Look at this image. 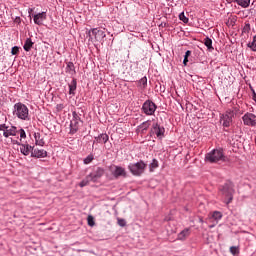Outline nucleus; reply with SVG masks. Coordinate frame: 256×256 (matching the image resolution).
<instances>
[{
    "mask_svg": "<svg viewBox=\"0 0 256 256\" xmlns=\"http://www.w3.org/2000/svg\"><path fill=\"white\" fill-rule=\"evenodd\" d=\"M205 161L208 163H219V161L225 163L227 161V156H225L223 148H217L205 155Z\"/></svg>",
    "mask_w": 256,
    "mask_h": 256,
    "instance_id": "obj_1",
    "label": "nucleus"
},
{
    "mask_svg": "<svg viewBox=\"0 0 256 256\" xmlns=\"http://www.w3.org/2000/svg\"><path fill=\"white\" fill-rule=\"evenodd\" d=\"M13 115L18 117L21 121H29V108L27 105L18 102L14 104Z\"/></svg>",
    "mask_w": 256,
    "mask_h": 256,
    "instance_id": "obj_2",
    "label": "nucleus"
},
{
    "mask_svg": "<svg viewBox=\"0 0 256 256\" xmlns=\"http://www.w3.org/2000/svg\"><path fill=\"white\" fill-rule=\"evenodd\" d=\"M220 193H222L224 203L229 205L233 201V195H235V188L231 182H226L223 186L220 187Z\"/></svg>",
    "mask_w": 256,
    "mask_h": 256,
    "instance_id": "obj_3",
    "label": "nucleus"
},
{
    "mask_svg": "<svg viewBox=\"0 0 256 256\" xmlns=\"http://www.w3.org/2000/svg\"><path fill=\"white\" fill-rule=\"evenodd\" d=\"M128 169L132 175L135 177H141L145 173V169H147V164L140 160L139 162L136 163H130L128 165Z\"/></svg>",
    "mask_w": 256,
    "mask_h": 256,
    "instance_id": "obj_4",
    "label": "nucleus"
},
{
    "mask_svg": "<svg viewBox=\"0 0 256 256\" xmlns=\"http://www.w3.org/2000/svg\"><path fill=\"white\" fill-rule=\"evenodd\" d=\"M83 125V120H81V116L77 114V112L72 113V120L70 122V134L75 135L77 131H79V127Z\"/></svg>",
    "mask_w": 256,
    "mask_h": 256,
    "instance_id": "obj_5",
    "label": "nucleus"
},
{
    "mask_svg": "<svg viewBox=\"0 0 256 256\" xmlns=\"http://www.w3.org/2000/svg\"><path fill=\"white\" fill-rule=\"evenodd\" d=\"M141 111L144 115H155V112L157 111V104L151 100H146L142 105Z\"/></svg>",
    "mask_w": 256,
    "mask_h": 256,
    "instance_id": "obj_6",
    "label": "nucleus"
},
{
    "mask_svg": "<svg viewBox=\"0 0 256 256\" xmlns=\"http://www.w3.org/2000/svg\"><path fill=\"white\" fill-rule=\"evenodd\" d=\"M153 135H156L158 139H163V137H165V128L157 122L153 123L150 130V137H153Z\"/></svg>",
    "mask_w": 256,
    "mask_h": 256,
    "instance_id": "obj_7",
    "label": "nucleus"
},
{
    "mask_svg": "<svg viewBox=\"0 0 256 256\" xmlns=\"http://www.w3.org/2000/svg\"><path fill=\"white\" fill-rule=\"evenodd\" d=\"M91 34L94 36L95 40L98 41V43H103L105 41V37H107L105 31L97 28H93L91 31H89V35Z\"/></svg>",
    "mask_w": 256,
    "mask_h": 256,
    "instance_id": "obj_8",
    "label": "nucleus"
},
{
    "mask_svg": "<svg viewBox=\"0 0 256 256\" xmlns=\"http://www.w3.org/2000/svg\"><path fill=\"white\" fill-rule=\"evenodd\" d=\"M220 123L223 125V127H231V123H233V113L226 112L221 114Z\"/></svg>",
    "mask_w": 256,
    "mask_h": 256,
    "instance_id": "obj_9",
    "label": "nucleus"
},
{
    "mask_svg": "<svg viewBox=\"0 0 256 256\" xmlns=\"http://www.w3.org/2000/svg\"><path fill=\"white\" fill-rule=\"evenodd\" d=\"M244 125H247L248 127H255L256 125V116L253 113H246L242 117Z\"/></svg>",
    "mask_w": 256,
    "mask_h": 256,
    "instance_id": "obj_10",
    "label": "nucleus"
},
{
    "mask_svg": "<svg viewBox=\"0 0 256 256\" xmlns=\"http://www.w3.org/2000/svg\"><path fill=\"white\" fill-rule=\"evenodd\" d=\"M105 175V169L98 167L94 172L90 173L89 176L92 179V183H97Z\"/></svg>",
    "mask_w": 256,
    "mask_h": 256,
    "instance_id": "obj_11",
    "label": "nucleus"
},
{
    "mask_svg": "<svg viewBox=\"0 0 256 256\" xmlns=\"http://www.w3.org/2000/svg\"><path fill=\"white\" fill-rule=\"evenodd\" d=\"M112 175L115 177V179H119V177H127V171L121 166H114Z\"/></svg>",
    "mask_w": 256,
    "mask_h": 256,
    "instance_id": "obj_12",
    "label": "nucleus"
},
{
    "mask_svg": "<svg viewBox=\"0 0 256 256\" xmlns=\"http://www.w3.org/2000/svg\"><path fill=\"white\" fill-rule=\"evenodd\" d=\"M32 17L35 25H43V21L47 20V12L34 14Z\"/></svg>",
    "mask_w": 256,
    "mask_h": 256,
    "instance_id": "obj_13",
    "label": "nucleus"
},
{
    "mask_svg": "<svg viewBox=\"0 0 256 256\" xmlns=\"http://www.w3.org/2000/svg\"><path fill=\"white\" fill-rule=\"evenodd\" d=\"M31 157H35L36 159H43L47 157V151L43 149L32 148Z\"/></svg>",
    "mask_w": 256,
    "mask_h": 256,
    "instance_id": "obj_14",
    "label": "nucleus"
},
{
    "mask_svg": "<svg viewBox=\"0 0 256 256\" xmlns=\"http://www.w3.org/2000/svg\"><path fill=\"white\" fill-rule=\"evenodd\" d=\"M17 133H19V131L17 130V127L11 126L9 128V126H8V128L6 130H4L3 136L7 139L9 137H16Z\"/></svg>",
    "mask_w": 256,
    "mask_h": 256,
    "instance_id": "obj_15",
    "label": "nucleus"
},
{
    "mask_svg": "<svg viewBox=\"0 0 256 256\" xmlns=\"http://www.w3.org/2000/svg\"><path fill=\"white\" fill-rule=\"evenodd\" d=\"M18 145L20 146V152L22 153V155L27 156L30 153H33V146L29 144H21V143H18Z\"/></svg>",
    "mask_w": 256,
    "mask_h": 256,
    "instance_id": "obj_16",
    "label": "nucleus"
},
{
    "mask_svg": "<svg viewBox=\"0 0 256 256\" xmlns=\"http://www.w3.org/2000/svg\"><path fill=\"white\" fill-rule=\"evenodd\" d=\"M189 235H191V229L189 228H185L184 230H182L178 236H177V240L178 241H185L187 239V237H189Z\"/></svg>",
    "mask_w": 256,
    "mask_h": 256,
    "instance_id": "obj_17",
    "label": "nucleus"
},
{
    "mask_svg": "<svg viewBox=\"0 0 256 256\" xmlns=\"http://www.w3.org/2000/svg\"><path fill=\"white\" fill-rule=\"evenodd\" d=\"M151 127V120H147L138 126V131L141 135L145 134V131Z\"/></svg>",
    "mask_w": 256,
    "mask_h": 256,
    "instance_id": "obj_18",
    "label": "nucleus"
},
{
    "mask_svg": "<svg viewBox=\"0 0 256 256\" xmlns=\"http://www.w3.org/2000/svg\"><path fill=\"white\" fill-rule=\"evenodd\" d=\"M94 143H107L109 141V135L107 134H100L99 136L94 138Z\"/></svg>",
    "mask_w": 256,
    "mask_h": 256,
    "instance_id": "obj_19",
    "label": "nucleus"
},
{
    "mask_svg": "<svg viewBox=\"0 0 256 256\" xmlns=\"http://www.w3.org/2000/svg\"><path fill=\"white\" fill-rule=\"evenodd\" d=\"M68 87H69V95H75V91H77V79L73 78V80L68 85Z\"/></svg>",
    "mask_w": 256,
    "mask_h": 256,
    "instance_id": "obj_20",
    "label": "nucleus"
},
{
    "mask_svg": "<svg viewBox=\"0 0 256 256\" xmlns=\"http://www.w3.org/2000/svg\"><path fill=\"white\" fill-rule=\"evenodd\" d=\"M34 138H35V144L38 145L39 147H43L45 145V140L41 138L40 133H35Z\"/></svg>",
    "mask_w": 256,
    "mask_h": 256,
    "instance_id": "obj_21",
    "label": "nucleus"
},
{
    "mask_svg": "<svg viewBox=\"0 0 256 256\" xmlns=\"http://www.w3.org/2000/svg\"><path fill=\"white\" fill-rule=\"evenodd\" d=\"M204 45L207 47L208 51L213 52L215 50V48H213V40H211V38L206 37L204 39Z\"/></svg>",
    "mask_w": 256,
    "mask_h": 256,
    "instance_id": "obj_22",
    "label": "nucleus"
},
{
    "mask_svg": "<svg viewBox=\"0 0 256 256\" xmlns=\"http://www.w3.org/2000/svg\"><path fill=\"white\" fill-rule=\"evenodd\" d=\"M66 73H69V75H75V73H77L75 71V64H73V62H68L67 63Z\"/></svg>",
    "mask_w": 256,
    "mask_h": 256,
    "instance_id": "obj_23",
    "label": "nucleus"
},
{
    "mask_svg": "<svg viewBox=\"0 0 256 256\" xmlns=\"http://www.w3.org/2000/svg\"><path fill=\"white\" fill-rule=\"evenodd\" d=\"M157 168H159V161L157 159H153L152 162L149 164L150 173H153Z\"/></svg>",
    "mask_w": 256,
    "mask_h": 256,
    "instance_id": "obj_24",
    "label": "nucleus"
},
{
    "mask_svg": "<svg viewBox=\"0 0 256 256\" xmlns=\"http://www.w3.org/2000/svg\"><path fill=\"white\" fill-rule=\"evenodd\" d=\"M93 182L91 176L87 175L85 177V179H83L80 183H79V187H87V185H89V183Z\"/></svg>",
    "mask_w": 256,
    "mask_h": 256,
    "instance_id": "obj_25",
    "label": "nucleus"
},
{
    "mask_svg": "<svg viewBox=\"0 0 256 256\" xmlns=\"http://www.w3.org/2000/svg\"><path fill=\"white\" fill-rule=\"evenodd\" d=\"M212 219H214V221H216V223H219V221H221V219H223V214L220 211H214L212 213Z\"/></svg>",
    "mask_w": 256,
    "mask_h": 256,
    "instance_id": "obj_26",
    "label": "nucleus"
},
{
    "mask_svg": "<svg viewBox=\"0 0 256 256\" xmlns=\"http://www.w3.org/2000/svg\"><path fill=\"white\" fill-rule=\"evenodd\" d=\"M23 47L24 51H31V48L33 47V40H31V38H27Z\"/></svg>",
    "mask_w": 256,
    "mask_h": 256,
    "instance_id": "obj_27",
    "label": "nucleus"
},
{
    "mask_svg": "<svg viewBox=\"0 0 256 256\" xmlns=\"http://www.w3.org/2000/svg\"><path fill=\"white\" fill-rule=\"evenodd\" d=\"M235 3H237V5H240V7H243L245 9L249 7L251 0H235Z\"/></svg>",
    "mask_w": 256,
    "mask_h": 256,
    "instance_id": "obj_28",
    "label": "nucleus"
},
{
    "mask_svg": "<svg viewBox=\"0 0 256 256\" xmlns=\"http://www.w3.org/2000/svg\"><path fill=\"white\" fill-rule=\"evenodd\" d=\"M138 87H141V89H145L147 87V77L144 76L138 81Z\"/></svg>",
    "mask_w": 256,
    "mask_h": 256,
    "instance_id": "obj_29",
    "label": "nucleus"
},
{
    "mask_svg": "<svg viewBox=\"0 0 256 256\" xmlns=\"http://www.w3.org/2000/svg\"><path fill=\"white\" fill-rule=\"evenodd\" d=\"M247 47H249L251 51H256V35L253 37V41L247 44Z\"/></svg>",
    "mask_w": 256,
    "mask_h": 256,
    "instance_id": "obj_30",
    "label": "nucleus"
},
{
    "mask_svg": "<svg viewBox=\"0 0 256 256\" xmlns=\"http://www.w3.org/2000/svg\"><path fill=\"white\" fill-rule=\"evenodd\" d=\"M251 31V24H249L248 22L245 23L243 29H242V33L245 34H249V32Z\"/></svg>",
    "mask_w": 256,
    "mask_h": 256,
    "instance_id": "obj_31",
    "label": "nucleus"
},
{
    "mask_svg": "<svg viewBox=\"0 0 256 256\" xmlns=\"http://www.w3.org/2000/svg\"><path fill=\"white\" fill-rule=\"evenodd\" d=\"M179 19H180V21H183L184 23H189V18H187V17L185 16V12H181V13L179 14Z\"/></svg>",
    "mask_w": 256,
    "mask_h": 256,
    "instance_id": "obj_32",
    "label": "nucleus"
},
{
    "mask_svg": "<svg viewBox=\"0 0 256 256\" xmlns=\"http://www.w3.org/2000/svg\"><path fill=\"white\" fill-rule=\"evenodd\" d=\"M18 133H20V139H27V134L23 128H21Z\"/></svg>",
    "mask_w": 256,
    "mask_h": 256,
    "instance_id": "obj_33",
    "label": "nucleus"
},
{
    "mask_svg": "<svg viewBox=\"0 0 256 256\" xmlns=\"http://www.w3.org/2000/svg\"><path fill=\"white\" fill-rule=\"evenodd\" d=\"M91 161H93V155H88V156L84 159V164H85V165H89V163H91Z\"/></svg>",
    "mask_w": 256,
    "mask_h": 256,
    "instance_id": "obj_34",
    "label": "nucleus"
},
{
    "mask_svg": "<svg viewBox=\"0 0 256 256\" xmlns=\"http://www.w3.org/2000/svg\"><path fill=\"white\" fill-rule=\"evenodd\" d=\"M87 221L90 227H93L95 225V220L93 219V216H88Z\"/></svg>",
    "mask_w": 256,
    "mask_h": 256,
    "instance_id": "obj_35",
    "label": "nucleus"
},
{
    "mask_svg": "<svg viewBox=\"0 0 256 256\" xmlns=\"http://www.w3.org/2000/svg\"><path fill=\"white\" fill-rule=\"evenodd\" d=\"M230 253H232V255H237V253H239V248H237L235 246H231Z\"/></svg>",
    "mask_w": 256,
    "mask_h": 256,
    "instance_id": "obj_36",
    "label": "nucleus"
},
{
    "mask_svg": "<svg viewBox=\"0 0 256 256\" xmlns=\"http://www.w3.org/2000/svg\"><path fill=\"white\" fill-rule=\"evenodd\" d=\"M11 54L12 55H18L19 54V47H17V46L12 47Z\"/></svg>",
    "mask_w": 256,
    "mask_h": 256,
    "instance_id": "obj_37",
    "label": "nucleus"
},
{
    "mask_svg": "<svg viewBox=\"0 0 256 256\" xmlns=\"http://www.w3.org/2000/svg\"><path fill=\"white\" fill-rule=\"evenodd\" d=\"M118 225L120 227H125L127 225V222H125V219H118Z\"/></svg>",
    "mask_w": 256,
    "mask_h": 256,
    "instance_id": "obj_38",
    "label": "nucleus"
},
{
    "mask_svg": "<svg viewBox=\"0 0 256 256\" xmlns=\"http://www.w3.org/2000/svg\"><path fill=\"white\" fill-rule=\"evenodd\" d=\"M56 109H57V111H63V109H65V105L57 104Z\"/></svg>",
    "mask_w": 256,
    "mask_h": 256,
    "instance_id": "obj_39",
    "label": "nucleus"
},
{
    "mask_svg": "<svg viewBox=\"0 0 256 256\" xmlns=\"http://www.w3.org/2000/svg\"><path fill=\"white\" fill-rule=\"evenodd\" d=\"M7 129H9V126H6V124H1L0 125V131H7Z\"/></svg>",
    "mask_w": 256,
    "mask_h": 256,
    "instance_id": "obj_40",
    "label": "nucleus"
},
{
    "mask_svg": "<svg viewBox=\"0 0 256 256\" xmlns=\"http://www.w3.org/2000/svg\"><path fill=\"white\" fill-rule=\"evenodd\" d=\"M14 22L17 23L18 25H20V23H21V17L17 16V17L14 19Z\"/></svg>",
    "mask_w": 256,
    "mask_h": 256,
    "instance_id": "obj_41",
    "label": "nucleus"
},
{
    "mask_svg": "<svg viewBox=\"0 0 256 256\" xmlns=\"http://www.w3.org/2000/svg\"><path fill=\"white\" fill-rule=\"evenodd\" d=\"M190 55H191V51L188 50V51L185 52V56L184 57H186V59H189Z\"/></svg>",
    "mask_w": 256,
    "mask_h": 256,
    "instance_id": "obj_42",
    "label": "nucleus"
},
{
    "mask_svg": "<svg viewBox=\"0 0 256 256\" xmlns=\"http://www.w3.org/2000/svg\"><path fill=\"white\" fill-rule=\"evenodd\" d=\"M183 63H184V65H187V63H189V58L184 57Z\"/></svg>",
    "mask_w": 256,
    "mask_h": 256,
    "instance_id": "obj_43",
    "label": "nucleus"
},
{
    "mask_svg": "<svg viewBox=\"0 0 256 256\" xmlns=\"http://www.w3.org/2000/svg\"><path fill=\"white\" fill-rule=\"evenodd\" d=\"M255 95H256L255 90L252 89V99L255 98Z\"/></svg>",
    "mask_w": 256,
    "mask_h": 256,
    "instance_id": "obj_44",
    "label": "nucleus"
},
{
    "mask_svg": "<svg viewBox=\"0 0 256 256\" xmlns=\"http://www.w3.org/2000/svg\"><path fill=\"white\" fill-rule=\"evenodd\" d=\"M227 3H235L236 0H226Z\"/></svg>",
    "mask_w": 256,
    "mask_h": 256,
    "instance_id": "obj_45",
    "label": "nucleus"
},
{
    "mask_svg": "<svg viewBox=\"0 0 256 256\" xmlns=\"http://www.w3.org/2000/svg\"><path fill=\"white\" fill-rule=\"evenodd\" d=\"M33 11V8H29L28 9V13H29V15H31V12Z\"/></svg>",
    "mask_w": 256,
    "mask_h": 256,
    "instance_id": "obj_46",
    "label": "nucleus"
},
{
    "mask_svg": "<svg viewBox=\"0 0 256 256\" xmlns=\"http://www.w3.org/2000/svg\"><path fill=\"white\" fill-rule=\"evenodd\" d=\"M200 222L203 223V219H200Z\"/></svg>",
    "mask_w": 256,
    "mask_h": 256,
    "instance_id": "obj_47",
    "label": "nucleus"
}]
</instances>
